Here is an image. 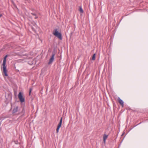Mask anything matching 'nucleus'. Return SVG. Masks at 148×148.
<instances>
[{
	"label": "nucleus",
	"mask_w": 148,
	"mask_h": 148,
	"mask_svg": "<svg viewBox=\"0 0 148 148\" xmlns=\"http://www.w3.org/2000/svg\"><path fill=\"white\" fill-rule=\"evenodd\" d=\"M53 34L54 36L60 39H62V34L58 32L57 29L54 30Z\"/></svg>",
	"instance_id": "f257e3e1"
},
{
	"label": "nucleus",
	"mask_w": 148,
	"mask_h": 148,
	"mask_svg": "<svg viewBox=\"0 0 148 148\" xmlns=\"http://www.w3.org/2000/svg\"><path fill=\"white\" fill-rule=\"evenodd\" d=\"M18 97L20 101L21 102H23L25 101V99L23 97L22 93L21 92H20L18 95Z\"/></svg>",
	"instance_id": "f03ea898"
},
{
	"label": "nucleus",
	"mask_w": 148,
	"mask_h": 148,
	"mask_svg": "<svg viewBox=\"0 0 148 148\" xmlns=\"http://www.w3.org/2000/svg\"><path fill=\"white\" fill-rule=\"evenodd\" d=\"M55 55V53L53 52H52V56L49 59V62L48 63L49 64H51L54 60V57Z\"/></svg>",
	"instance_id": "7ed1b4c3"
},
{
	"label": "nucleus",
	"mask_w": 148,
	"mask_h": 148,
	"mask_svg": "<svg viewBox=\"0 0 148 148\" xmlns=\"http://www.w3.org/2000/svg\"><path fill=\"white\" fill-rule=\"evenodd\" d=\"M62 117H61L60 119V122H59V123L58 124L56 132L57 133L58 132L61 126V125H62Z\"/></svg>",
	"instance_id": "20e7f679"
},
{
	"label": "nucleus",
	"mask_w": 148,
	"mask_h": 148,
	"mask_svg": "<svg viewBox=\"0 0 148 148\" xmlns=\"http://www.w3.org/2000/svg\"><path fill=\"white\" fill-rule=\"evenodd\" d=\"M3 73L5 75V76H8V74L7 73V70L6 69L5 65H3Z\"/></svg>",
	"instance_id": "39448f33"
},
{
	"label": "nucleus",
	"mask_w": 148,
	"mask_h": 148,
	"mask_svg": "<svg viewBox=\"0 0 148 148\" xmlns=\"http://www.w3.org/2000/svg\"><path fill=\"white\" fill-rule=\"evenodd\" d=\"M18 106H15L12 110V113H15L17 112L18 110Z\"/></svg>",
	"instance_id": "423d86ee"
},
{
	"label": "nucleus",
	"mask_w": 148,
	"mask_h": 148,
	"mask_svg": "<svg viewBox=\"0 0 148 148\" xmlns=\"http://www.w3.org/2000/svg\"><path fill=\"white\" fill-rule=\"evenodd\" d=\"M118 100L119 103L122 106H124V102L123 101L121 100L119 97L118 98Z\"/></svg>",
	"instance_id": "0eeeda50"
},
{
	"label": "nucleus",
	"mask_w": 148,
	"mask_h": 148,
	"mask_svg": "<svg viewBox=\"0 0 148 148\" xmlns=\"http://www.w3.org/2000/svg\"><path fill=\"white\" fill-rule=\"evenodd\" d=\"M108 135L106 134H104L103 136V140L104 143L105 142L106 139H107Z\"/></svg>",
	"instance_id": "6e6552de"
},
{
	"label": "nucleus",
	"mask_w": 148,
	"mask_h": 148,
	"mask_svg": "<svg viewBox=\"0 0 148 148\" xmlns=\"http://www.w3.org/2000/svg\"><path fill=\"white\" fill-rule=\"evenodd\" d=\"M7 56H8V55H6L5 56V57H4V59L3 60V65H5L6 61V58L7 57Z\"/></svg>",
	"instance_id": "1a4fd4ad"
},
{
	"label": "nucleus",
	"mask_w": 148,
	"mask_h": 148,
	"mask_svg": "<svg viewBox=\"0 0 148 148\" xmlns=\"http://www.w3.org/2000/svg\"><path fill=\"white\" fill-rule=\"evenodd\" d=\"M7 56H8V55H6L5 56V57H4V59L3 60V65H5L6 61V58L7 57Z\"/></svg>",
	"instance_id": "9d476101"
},
{
	"label": "nucleus",
	"mask_w": 148,
	"mask_h": 148,
	"mask_svg": "<svg viewBox=\"0 0 148 148\" xmlns=\"http://www.w3.org/2000/svg\"><path fill=\"white\" fill-rule=\"evenodd\" d=\"M7 56H8V55H6L5 56V57H4V59L3 60V65H5L6 61V58L7 57Z\"/></svg>",
	"instance_id": "9b49d317"
},
{
	"label": "nucleus",
	"mask_w": 148,
	"mask_h": 148,
	"mask_svg": "<svg viewBox=\"0 0 148 148\" xmlns=\"http://www.w3.org/2000/svg\"><path fill=\"white\" fill-rule=\"evenodd\" d=\"M79 11L81 13H83L84 11L82 9V8L81 7H80L79 8Z\"/></svg>",
	"instance_id": "f8f14e48"
},
{
	"label": "nucleus",
	"mask_w": 148,
	"mask_h": 148,
	"mask_svg": "<svg viewBox=\"0 0 148 148\" xmlns=\"http://www.w3.org/2000/svg\"><path fill=\"white\" fill-rule=\"evenodd\" d=\"M21 113H23V114L22 115V116H24L25 114V110L24 109V108H23L22 110V112H21Z\"/></svg>",
	"instance_id": "ddd939ff"
},
{
	"label": "nucleus",
	"mask_w": 148,
	"mask_h": 148,
	"mask_svg": "<svg viewBox=\"0 0 148 148\" xmlns=\"http://www.w3.org/2000/svg\"><path fill=\"white\" fill-rule=\"evenodd\" d=\"M95 54H94L93 55V56L92 57V60H94L95 59Z\"/></svg>",
	"instance_id": "4468645a"
},
{
	"label": "nucleus",
	"mask_w": 148,
	"mask_h": 148,
	"mask_svg": "<svg viewBox=\"0 0 148 148\" xmlns=\"http://www.w3.org/2000/svg\"><path fill=\"white\" fill-rule=\"evenodd\" d=\"M32 90V89L31 88H29V95H30L31 94V93Z\"/></svg>",
	"instance_id": "2eb2a0df"
},
{
	"label": "nucleus",
	"mask_w": 148,
	"mask_h": 148,
	"mask_svg": "<svg viewBox=\"0 0 148 148\" xmlns=\"http://www.w3.org/2000/svg\"><path fill=\"white\" fill-rule=\"evenodd\" d=\"M15 143L16 144H18V141L16 140L14 141Z\"/></svg>",
	"instance_id": "dca6fc26"
},
{
	"label": "nucleus",
	"mask_w": 148,
	"mask_h": 148,
	"mask_svg": "<svg viewBox=\"0 0 148 148\" xmlns=\"http://www.w3.org/2000/svg\"><path fill=\"white\" fill-rule=\"evenodd\" d=\"M32 14L34 15V16H36V14L35 13H31Z\"/></svg>",
	"instance_id": "f3484780"
},
{
	"label": "nucleus",
	"mask_w": 148,
	"mask_h": 148,
	"mask_svg": "<svg viewBox=\"0 0 148 148\" xmlns=\"http://www.w3.org/2000/svg\"><path fill=\"white\" fill-rule=\"evenodd\" d=\"M35 16V17H34V18H35V19H36V18H38V17H37V16H36H36Z\"/></svg>",
	"instance_id": "a211bd4d"
},
{
	"label": "nucleus",
	"mask_w": 148,
	"mask_h": 148,
	"mask_svg": "<svg viewBox=\"0 0 148 148\" xmlns=\"http://www.w3.org/2000/svg\"><path fill=\"white\" fill-rule=\"evenodd\" d=\"M2 15L1 14H0V18L2 16Z\"/></svg>",
	"instance_id": "6ab92c4d"
},
{
	"label": "nucleus",
	"mask_w": 148,
	"mask_h": 148,
	"mask_svg": "<svg viewBox=\"0 0 148 148\" xmlns=\"http://www.w3.org/2000/svg\"><path fill=\"white\" fill-rule=\"evenodd\" d=\"M140 124V123H138V124H137V125H136V126H137V125H139V124Z\"/></svg>",
	"instance_id": "aec40b11"
}]
</instances>
